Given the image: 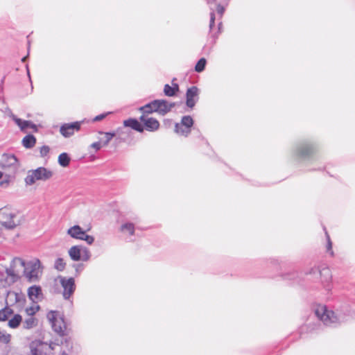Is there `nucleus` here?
Segmentation results:
<instances>
[{
  "label": "nucleus",
  "instance_id": "26",
  "mask_svg": "<svg viewBox=\"0 0 355 355\" xmlns=\"http://www.w3.org/2000/svg\"><path fill=\"white\" fill-rule=\"evenodd\" d=\"M59 343L62 345L61 355H69L67 352H69L71 349V343L70 340L62 338Z\"/></svg>",
  "mask_w": 355,
  "mask_h": 355
},
{
  "label": "nucleus",
  "instance_id": "13",
  "mask_svg": "<svg viewBox=\"0 0 355 355\" xmlns=\"http://www.w3.org/2000/svg\"><path fill=\"white\" fill-rule=\"evenodd\" d=\"M10 117L15 122V123L18 125V127L22 132H26L28 129H33L34 132L37 131L36 125L32 123L31 121L22 120L21 119L17 118L13 114L10 115Z\"/></svg>",
  "mask_w": 355,
  "mask_h": 355
},
{
  "label": "nucleus",
  "instance_id": "37",
  "mask_svg": "<svg viewBox=\"0 0 355 355\" xmlns=\"http://www.w3.org/2000/svg\"><path fill=\"white\" fill-rule=\"evenodd\" d=\"M81 240L85 241L89 245H91L94 241V238L92 236L87 235L86 233H85V235L83 236V239Z\"/></svg>",
  "mask_w": 355,
  "mask_h": 355
},
{
  "label": "nucleus",
  "instance_id": "4",
  "mask_svg": "<svg viewBox=\"0 0 355 355\" xmlns=\"http://www.w3.org/2000/svg\"><path fill=\"white\" fill-rule=\"evenodd\" d=\"M55 345H60L58 340L57 343H46L35 340L30 343V350L31 355H54L52 352L54 350Z\"/></svg>",
  "mask_w": 355,
  "mask_h": 355
},
{
  "label": "nucleus",
  "instance_id": "11",
  "mask_svg": "<svg viewBox=\"0 0 355 355\" xmlns=\"http://www.w3.org/2000/svg\"><path fill=\"white\" fill-rule=\"evenodd\" d=\"M60 283L63 288V297L64 299H69L73 293L76 285L75 281L73 277L66 278L64 277H59Z\"/></svg>",
  "mask_w": 355,
  "mask_h": 355
},
{
  "label": "nucleus",
  "instance_id": "43",
  "mask_svg": "<svg viewBox=\"0 0 355 355\" xmlns=\"http://www.w3.org/2000/svg\"><path fill=\"white\" fill-rule=\"evenodd\" d=\"M8 184H9L8 180H3V181L0 182V186L2 187H7Z\"/></svg>",
  "mask_w": 355,
  "mask_h": 355
},
{
  "label": "nucleus",
  "instance_id": "36",
  "mask_svg": "<svg viewBox=\"0 0 355 355\" xmlns=\"http://www.w3.org/2000/svg\"><path fill=\"white\" fill-rule=\"evenodd\" d=\"M321 276H327L326 281H329L331 278L330 270L328 268H323L320 271Z\"/></svg>",
  "mask_w": 355,
  "mask_h": 355
},
{
  "label": "nucleus",
  "instance_id": "25",
  "mask_svg": "<svg viewBox=\"0 0 355 355\" xmlns=\"http://www.w3.org/2000/svg\"><path fill=\"white\" fill-rule=\"evenodd\" d=\"M100 135H104L103 137L100 138V141H101L103 146H107L110 141L114 137H115L116 134L114 132H99Z\"/></svg>",
  "mask_w": 355,
  "mask_h": 355
},
{
  "label": "nucleus",
  "instance_id": "3",
  "mask_svg": "<svg viewBox=\"0 0 355 355\" xmlns=\"http://www.w3.org/2000/svg\"><path fill=\"white\" fill-rule=\"evenodd\" d=\"M21 218L12 210L8 208L0 209V223L5 228L12 230L19 225Z\"/></svg>",
  "mask_w": 355,
  "mask_h": 355
},
{
  "label": "nucleus",
  "instance_id": "38",
  "mask_svg": "<svg viewBox=\"0 0 355 355\" xmlns=\"http://www.w3.org/2000/svg\"><path fill=\"white\" fill-rule=\"evenodd\" d=\"M327 239V249L328 251L331 252V255H334V252L332 251V243L331 241L330 237L328 235L327 232H326Z\"/></svg>",
  "mask_w": 355,
  "mask_h": 355
},
{
  "label": "nucleus",
  "instance_id": "46",
  "mask_svg": "<svg viewBox=\"0 0 355 355\" xmlns=\"http://www.w3.org/2000/svg\"><path fill=\"white\" fill-rule=\"evenodd\" d=\"M26 68H28V67H26ZM27 73H28V75L29 76V71H28V69H27Z\"/></svg>",
  "mask_w": 355,
  "mask_h": 355
},
{
  "label": "nucleus",
  "instance_id": "2",
  "mask_svg": "<svg viewBox=\"0 0 355 355\" xmlns=\"http://www.w3.org/2000/svg\"><path fill=\"white\" fill-rule=\"evenodd\" d=\"M19 162L15 155L4 153L0 159V168L5 173L6 176L12 177L19 168Z\"/></svg>",
  "mask_w": 355,
  "mask_h": 355
},
{
  "label": "nucleus",
  "instance_id": "20",
  "mask_svg": "<svg viewBox=\"0 0 355 355\" xmlns=\"http://www.w3.org/2000/svg\"><path fill=\"white\" fill-rule=\"evenodd\" d=\"M123 124L125 126L130 127L138 132H142L144 131L142 125L136 119H130L125 120L124 121Z\"/></svg>",
  "mask_w": 355,
  "mask_h": 355
},
{
  "label": "nucleus",
  "instance_id": "6",
  "mask_svg": "<svg viewBox=\"0 0 355 355\" xmlns=\"http://www.w3.org/2000/svg\"><path fill=\"white\" fill-rule=\"evenodd\" d=\"M53 173L44 167H39L35 170H31L28 172L25 178V182L28 185L33 184L36 181H46L51 178Z\"/></svg>",
  "mask_w": 355,
  "mask_h": 355
},
{
  "label": "nucleus",
  "instance_id": "42",
  "mask_svg": "<svg viewBox=\"0 0 355 355\" xmlns=\"http://www.w3.org/2000/svg\"><path fill=\"white\" fill-rule=\"evenodd\" d=\"M225 11V8L223 6H220V4H218L217 6V12L220 15H222L223 14Z\"/></svg>",
  "mask_w": 355,
  "mask_h": 355
},
{
  "label": "nucleus",
  "instance_id": "21",
  "mask_svg": "<svg viewBox=\"0 0 355 355\" xmlns=\"http://www.w3.org/2000/svg\"><path fill=\"white\" fill-rule=\"evenodd\" d=\"M7 277H10L7 275V273H4L3 272L0 271V295L4 292L5 288L7 285L10 284L12 282V279L10 278V282H8Z\"/></svg>",
  "mask_w": 355,
  "mask_h": 355
},
{
  "label": "nucleus",
  "instance_id": "7",
  "mask_svg": "<svg viewBox=\"0 0 355 355\" xmlns=\"http://www.w3.org/2000/svg\"><path fill=\"white\" fill-rule=\"evenodd\" d=\"M47 318L49 320L53 329L59 335H64L66 330V324L59 312L51 311L48 313Z\"/></svg>",
  "mask_w": 355,
  "mask_h": 355
},
{
  "label": "nucleus",
  "instance_id": "44",
  "mask_svg": "<svg viewBox=\"0 0 355 355\" xmlns=\"http://www.w3.org/2000/svg\"><path fill=\"white\" fill-rule=\"evenodd\" d=\"M3 173H5L3 171H0V179L3 177Z\"/></svg>",
  "mask_w": 355,
  "mask_h": 355
},
{
  "label": "nucleus",
  "instance_id": "14",
  "mask_svg": "<svg viewBox=\"0 0 355 355\" xmlns=\"http://www.w3.org/2000/svg\"><path fill=\"white\" fill-rule=\"evenodd\" d=\"M315 148L309 144H302L297 147L296 155L300 158H306L312 155Z\"/></svg>",
  "mask_w": 355,
  "mask_h": 355
},
{
  "label": "nucleus",
  "instance_id": "27",
  "mask_svg": "<svg viewBox=\"0 0 355 355\" xmlns=\"http://www.w3.org/2000/svg\"><path fill=\"white\" fill-rule=\"evenodd\" d=\"M179 87L177 84L174 85V87H171L169 85L166 84L164 88V94L167 96H173L175 94V92L178 90Z\"/></svg>",
  "mask_w": 355,
  "mask_h": 355
},
{
  "label": "nucleus",
  "instance_id": "45",
  "mask_svg": "<svg viewBox=\"0 0 355 355\" xmlns=\"http://www.w3.org/2000/svg\"><path fill=\"white\" fill-rule=\"evenodd\" d=\"M26 58H27V57H26H26H24V58L21 59V61H22V62H25V61H26Z\"/></svg>",
  "mask_w": 355,
  "mask_h": 355
},
{
  "label": "nucleus",
  "instance_id": "1",
  "mask_svg": "<svg viewBox=\"0 0 355 355\" xmlns=\"http://www.w3.org/2000/svg\"><path fill=\"white\" fill-rule=\"evenodd\" d=\"M19 268L22 270L24 275L30 282L38 281L42 273L40 260L34 259L26 263L22 259L15 257L12 261L10 268L6 269L7 275L11 277L12 282L19 278Z\"/></svg>",
  "mask_w": 355,
  "mask_h": 355
},
{
  "label": "nucleus",
  "instance_id": "5",
  "mask_svg": "<svg viewBox=\"0 0 355 355\" xmlns=\"http://www.w3.org/2000/svg\"><path fill=\"white\" fill-rule=\"evenodd\" d=\"M173 106V104H168L165 100H155L140 109L146 114L156 112L162 115H164L171 110Z\"/></svg>",
  "mask_w": 355,
  "mask_h": 355
},
{
  "label": "nucleus",
  "instance_id": "32",
  "mask_svg": "<svg viewBox=\"0 0 355 355\" xmlns=\"http://www.w3.org/2000/svg\"><path fill=\"white\" fill-rule=\"evenodd\" d=\"M206 62H207V61H206L205 58H200L198 60V62H197V64H196V67H195L196 71L202 72L205 69Z\"/></svg>",
  "mask_w": 355,
  "mask_h": 355
},
{
  "label": "nucleus",
  "instance_id": "15",
  "mask_svg": "<svg viewBox=\"0 0 355 355\" xmlns=\"http://www.w3.org/2000/svg\"><path fill=\"white\" fill-rule=\"evenodd\" d=\"M28 296L34 303H37L43 299L42 288L40 286H32L28 289Z\"/></svg>",
  "mask_w": 355,
  "mask_h": 355
},
{
  "label": "nucleus",
  "instance_id": "35",
  "mask_svg": "<svg viewBox=\"0 0 355 355\" xmlns=\"http://www.w3.org/2000/svg\"><path fill=\"white\" fill-rule=\"evenodd\" d=\"M50 148L48 146H43L40 148V155L41 157H44L48 155L49 153Z\"/></svg>",
  "mask_w": 355,
  "mask_h": 355
},
{
  "label": "nucleus",
  "instance_id": "19",
  "mask_svg": "<svg viewBox=\"0 0 355 355\" xmlns=\"http://www.w3.org/2000/svg\"><path fill=\"white\" fill-rule=\"evenodd\" d=\"M85 232L83 230V229L79 225H74L70 227L67 230V234L72 238L76 239H83V236L85 235Z\"/></svg>",
  "mask_w": 355,
  "mask_h": 355
},
{
  "label": "nucleus",
  "instance_id": "12",
  "mask_svg": "<svg viewBox=\"0 0 355 355\" xmlns=\"http://www.w3.org/2000/svg\"><path fill=\"white\" fill-rule=\"evenodd\" d=\"M80 122L76 121L71 123H64L60 129V132L64 137L72 136L74 132L78 131L80 128Z\"/></svg>",
  "mask_w": 355,
  "mask_h": 355
},
{
  "label": "nucleus",
  "instance_id": "9",
  "mask_svg": "<svg viewBox=\"0 0 355 355\" xmlns=\"http://www.w3.org/2000/svg\"><path fill=\"white\" fill-rule=\"evenodd\" d=\"M193 125V119L190 116H184L182 118L181 123L175 124V131L180 135L187 137L191 132V128Z\"/></svg>",
  "mask_w": 355,
  "mask_h": 355
},
{
  "label": "nucleus",
  "instance_id": "39",
  "mask_svg": "<svg viewBox=\"0 0 355 355\" xmlns=\"http://www.w3.org/2000/svg\"><path fill=\"white\" fill-rule=\"evenodd\" d=\"M102 143L101 141L99 140V141H97V142H94L93 144H91V147L94 148L96 151H98V150L101 149V146H102Z\"/></svg>",
  "mask_w": 355,
  "mask_h": 355
},
{
  "label": "nucleus",
  "instance_id": "40",
  "mask_svg": "<svg viewBox=\"0 0 355 355\" xmlns=\"http://www.w3.org/2000/svg\"><path fill=\"white\" fill-rule=\"evenodd\" d=\"M214 21H215V14H214V11H211L210 13V24H209L210 29H211L212 27L214 26Z\"/></svg>",
  "mask_w": 355,
  "mask_h": 355
},
{
  "label": "nucleus",
  "instance_id": "30",
  "mask_svg": "<svg viewBox=\"0 0 355 355\" xmlns=\"http://www.w3.org/2000/svg\"><path fill=\"white\" fill-rule=\"evenodd\" d=\"M11 336L5 330L0 329V342L8 344L10 341Z\"/></svg>",
  "mask_w": 355,
  "mask_h": 355
},
{
  "label": "nucleus",
  "instance_id": "33",
  "mask_svg": "<svg viewBox=\"0 0 355 355\" xmlns=\"http://www.w3.org/2000/svg\"><path fill=\"white\" fill-rule=\"evenodd\" d=\"M64 266H65V263L64 262V260L62 259L58 258V259H56L55 263V268L57 270L62 271L64 270Z\"/></svg>",
  "mask_w": 355,
  "mask_h": 355
},
{
  "label": "nucleus",
  "instance_id": "8",
  "mask_svg": "<svg viewBox=\"0 0 355 355\" xmlns=\"http://www.w3.org/2000/svg\"><path fill=\"white\" fill-rule=\"evenodd\" d=\"M315 314L326 325L337 322V318L335 316L334 313L327 310L325 306H318L315 309Z\"/></svg>",
  "mask_w": 355,
  "mask_h": 355
},
{
  "label": "nucleus",
  "instance_id": "16",
  "mask_svg": "<svg viewBox=\"0 0 355 355\" xmlns=\"http://www.w3.org/2000/svg\"><path fill=\"white\" fill-rule=\"evenodd\" d=\"M199 90L193 86L189 88L187 91V105L191 108L193 107L198 98Z\"/></svg>",
  "mask_w": 355,
  "mask_h": 355
},
{
  "label": "nucleus",
  "instance_id": "31",
  "mask_svg": "<svg viewBox=\"0 0 355 355\" xmlns=\"http://www.w3.org/2000/svg\"><path fill=\"white\" fill-rule=\"evenodd\" d=\"M122 232H128L130 235H133L135 232V227L132 223H125L121 227Z\"/></svg>",
  "mask_w": 355,
  "mask_h": 355
},
{
  "label": "nucleus",
  "instance_id": "10",
  "mask_svg": "<svg viewBox=\"0 0 355 355\" xmlns=\"http://www.w3.org/2000/svg\"><path fill=\"white\" fill-rule=\"evenodd\" d=\"M69 255L75 261L80 260L87 261L90 257L88 250L78 245L72 246L69 250Z\"/></svg>",
  "mask_w": 355,
  "mask_h": 355
},
{
  "label": "nucleus",
  "instance_id": "29",
  "mask_svg": "<svg viewBox=\"0 0 355 355\" xmlns=\"http://www.w3.org/2000/svg\"><path fill=\"white\" fill-rule=\"evenodd\" d=\"M12 314V311L9 308H5L0 311V320L5 321L8 320V318Z\"/></svg>",
  "mask_w": 355,
  "mask_h": 355
},
{
  "label": "nucleus",
  "instance_id": "17",
  "mask_svg": "<svg viewBox=\"0 0 355 355\" xmlns=\"http://www.w3.org/2000/svg\"><path fill=\"white\" fill-rule=\"evenodd\" d=\"M140 120L144 123L145 128L148 131H155L159 127V121L154 118L143 115L140 117Z\"/></svg>",
  "mask_w": 355,
  "mask_h": 355
},
{
  "label": "nucleus",
  "instance_id": "22",
  "mask_svg": "<svg viewBox=\"0 0 355 355\" xmlns=\"http://www.w3.org/2000/svg\"><path fill=\"white\" fill-rule=\"evenodd\" d=\"M22 323V327L25 329H31L37 324V320L33 317H28V318L25 319L24 321L21 322Z\"/></svg>",
  "mask_w": 355,
  "mask_h": 355
},
{
  "label": "nucleus",
  "instance_id": "18",
  "mask_svg": "<svg viewBox=\"0 0 355 355\" xmlns=\"http://www.w3.org/2000/svg\"><path fill=\"white\" fill-rule=\"evenodd\" d=\"M1 295H6V300L8 304H14L20 300L21 295L14 291H7L6 290L3 292Z\"/></svg>",
  "mask_w": 355,
  "mask_h": 355
},
{
  "label": "nucleus",
  "instance_id": "41",
  "mask_svg": "<svg viewBox=\"0 0 355 355\" xmlns=\"http://www.w3.org/2000/svg\"><path fill=\"white\" fill-rule=\"evenodd\" d=\"M107 114H99L98 116H96L94 119V121H99L102 119H103L105 116H106Z\"/></svg>",
  "mask_w": 355,
  "mask_h": 355
},
{
  "label": "nucleus",
  "instance_id": "28",
  "mask_svg": "<svg viewBox=\"0 0 355 355\" xmlns=\"http://www.w3.org/2000/svg\"><path fill=\"white\" fill-rule=\"evenodd\" d=\"M70 158L67 153H61L58 157V163L60 166L66 167L69 164Z\"/></svg>",
  "mask_w": 355,
  "mask_h": 355
},
{
  "label": "nucleus",
  "instance_id": "23",
  "mask_svg": "<svg viewBox=\"0 0 355 355\" xmlns=\"http://www.w3.org/2000/svg\"><path fill=\"white\" fill-rule=\"evenodd\" d=\"M36 143L35 137L32 135H28L22 139V144L26 148H33Z\"/></svg>",
  "mask_w": 355,
  "mask_h": 355
},
{
  "label": "nucleus",
  "instance_id": "24",
  "mask_svg": "<svg viewBox=\"0 0 355 355\" xmlns=\"http://www.w3.org/2000/svg\"><path fill=\"white\" fill-rule=\"evenodd\" d=\"M22 322V318L19 314H15L13 315L12 318L8 320V325L12 329H15L19 327V325Z\"/></svg>",
  "mask_w": 355,
  "mask_h": 355
},
{
  "label": "nucleus",
  "instance_id": "34",
  "mask_svg": "<svg viewBox=\"0 0 355 355\" xmlns=\"http://www.w3.org/2000/svg\"><path fill=\"white\" fill-rule=\"evenodd\" d=\"M39 306H32L30 307H27L26 309V312L28 315L29 317L33 316L38 310H39Z\"/></svg>",
  "mask_w": 355,
  "mask_h": 355
}]
</instances>
